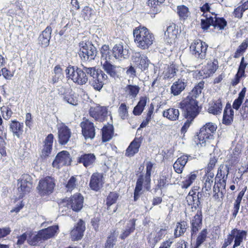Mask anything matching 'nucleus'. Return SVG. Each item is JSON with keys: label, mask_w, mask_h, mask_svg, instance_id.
<instances>
[{"label": "nucleus", "mask_w": 248, "mask_h": 248, "mask_svg": "<svg viewBox=\"0 0 248 248\" xmlns=\"http://www.w3.org/2000/svg\"><path fill=\"white\" fill-rule=\"evenodd\" d=\"M134 42L142 49H148L155 41L154 34L145 27L139 26L133 31Z\"/></svg>", "instance_id": "1"}, {"label": "nucleus", "mask_w": 248, "mask_h": 248, "mask_svg": "<svg viewBox=\"0 0 248 248\" xmlns=\"http://www.w3.org/2000/svg\"><path fill=\"white\" fill-rule=\"evenodd\" d=\"M217 125L213 123L205 124L200 129L198 135L195 137V142L199 146H204L206 142L213 139V134L216 131Z\"/></svg>", "instance_id": "2"}, {"label": "nucleus", "mask_w": 248, "mask_h": 248, "mask_svg": "<svg viewBox=\"0 0 248 248\" xmlns=\"http://www.w3.org/2000/svg\"><path fill=\"white\" fill-rule=\"evenodd\" d=\"M180 106L184 110V116L191 121H193L199 113L198 102L193 96H187L180 103Z\"/></svg>", "instance_id": "3"}, {"label": "nucleus", "mask_w": 248, "mask_h": 248, "mask_svg": "<svg viewBox=\"0 0 248 248\" xmlns=\"http://www.w3.org/2000/svg\"><path fill=\"white\" fill-rule=\"evenodd\" d=\"M65 72L66 78L78 85H85L88 81V76L85 73L83 67L81 69L77 66L69 65Z\"/></svg>", "instance_id": "4"}, {"label": "nucleus", "mask_w": 248, "mask_h": 248, "mask_svg": "<svg viewBox=\"0 0 248 248\" xmlns=\"http://www.w3.org/2000/svg\"><path fill=\"white\" fill-rule=\"evenodd\" d=\"M151 178L145 175H140L137 179L134 190V198L136 201L141 194L142 191H149L151 188Z\"/></svg>", "instance_id": "5"}, {"label": "nucleus", "mask_w": 248, "mask_h": 248, "mask_svg": "<svg viewBox=\"0 0 248 248\" xmlns=\"http://www.w3.org/2000/svg\"><path fill=\"white\" fill-rule=\"evenodd\" d=\"M79 55L83 61H90L94 60L96 56L97 51L94 46L91 44L81 43Z\"/></svg>", "instance_id": "6"}, {"label": "nucleus", "mask_w": 248, "mask_h": 248, "mask_svg": "<svg viewBox=\"0 0 248 248\" xmlns=\"http://www.w3.org/2000/svg\"><path fill=\"white\" fill-rule=\"evenodd\" d=\"M18 191L19 198H22L25 194L29 193L32 187L31 178L28 174H24L18 180Z\"/></svg>", "instance_id": "7"}, {"label": "nucleus", "mask_w": 248, "mask_h": 248, "mask_svg": "<svg viewBox=\"0 0 248 248\" xmlns=\"http://www.w3.org/2000/svg\"><path fill=\"white\" fill-rule=\"evenodd\" d=\"M208 46L200 40H195L190 46V51L195 57L200 59L205 58Z\"/></svg>", "instance_id": "8"}, {"label": "nucleus", "mask_w": 248, "mask_h": 248, "mask_svg": "<svg viewBox=\"0 0 248 248\" xmlns=\"http://www.w3.org/2000/svg\"><path fill=\"white\" fill-rule=\"evenodd\" d=\"M54 180L51 177H46L40 180L37 189L41 195L51 194L54 188Z\"/></svg>", "instance_id": "9"}, {"label": "nucleus", "mask_w": 248, "mask_h": 248, "mask_svg": "<svg viewBox=\"0 0 248 248\" xmlns=\"http://www.w3.org/2000/svg\"><path fill=\"white\" fill-rule=\"evenodd\" d=\"M58 229V226L55 225L40 231L38 234L34 237L35 242H32L31 245H35L36 243L39 241L51 238L57 233Z\"/></svg>", "instance_id": "10"}, {"label": "nucleus", "mask_w": 248, "mask_h": 248, "mask_svg": "<svg viewBox=\"0 0 248 248\" xmlns=\"http://www.w3.org/2000/svg\"><path fill=\"white\" fill-rule=\"evenodd\" d=\"M103 70L110 77L114 78H118L121 77L122 73L124 71V69L119 66H116L112 64L110 61L102 62L101 64Z\"/></svg>", "instance_id": "11"}, {"label": "nucleus", "mask_w": 248, "mask_h": 248, "mask_svg": "<svg viewBox=\"0 0 248 248\" xmlns=\"http://www.w3.org/2000/svg\"><path fill=\"white\" fill-rule=\"evenodd\" d=\"M72 158L68 152L62 151L59 153L52 163L53 167L57 169L65 165H70Z\"/></svg>", "instance_id": "12"}, {"label": "nucleus", "mask_w": 248, "mask_h": 248, "mask_svg": "<svg viewBox=\"0 0 248 248\" xmlns=\"http://www.w3.org/2000/svg\"><path fill=\"white\" fill-rule=\"evenodd\" d=\"M82 133L85 139H93L95 137V129L94 124L88 119L84 118L80 123Z\"/></svg>", "instance_id": "13"}, {"label": "nucleus", "mask_w": 248, "mask_h": 248, "mask_svg": "<svg viewBox=\"0 0 248 248\" xmlns=\"http://www.w3.org/2000/svg\"><path fill=\"white\" fill-rule=\"evenodd\" d=\"M57 126L58 130V141L60 144L65 145L68 142L71 136V130L63 123L58 124Z\"/></svg>", "instance_id": "14"}, {"label": "nucleus", "mask_w": 248, "mask_h": 248, "mask_svg": "<svg viewBox=\"0 0 248 248\" xmlns=\"http://www.w3.org/2000/svg\"><path fill=\"white\" fill-rule=\"evenodd\" d=\"M89 113L91 117L95 120L103 122L108 115V110L106 107L97 106L95 107H91L89 110Z\"/></svg>", "instance_id": "15"}, {"label": "nucleus", "mask_w": 248, "mask_h": 248, "mask_svg": "<svg viewBox=\"0 0 248 248\" xmlns=\"http://www.w3.org/2000/svg\"><path fill=\"white\" fill-rule=\"evenodd\" d=\"M104 183V178L103 174L95 172L91 177L89 186L92 190L97 191L103 187Z\"/></svg>", "instance_id": "16"}, {"label": "nucleus", "mask_w": 248, "mask_h": 248, "mask_svg": "<svg viewBox=\"0 0 248 248\" xmlns=\"http://www.w3.org/2000/svg\"><path fill=\"white\" fill-rule=\"evenodd\" d=\"M84 198L80 193H77L67 201V204L76 212L79 211L83 207Z\"/></svg>", "instance_id": "17"}, {"label": "nucleus", "mask_w": 248, "mask_h": 248, "mask_svg": "<svg viewBox=\"0 0 248 248\" xmlns=\"http://www.w3.org/2000/svg\"><path fill=\"white\" fill-rule=\"evenodd\" d=\"M187 80L186 78L182 77L173 83L170 87L171 94L173 96H177L180 94L187 85Z\"/></svg>", "instance_id": "18"}, {"label": "nucleus", "mask_w": 248, "mask_h": 248, "mask_svg": "<svg viewBox=\"0 0 248 248\" xmlns=\"http://www.w3.org/2000/svg\"><path fill=\"white\" fill-rule=\"evenodd\" d=\"M132 60L135 65L141 70H145L148 67L149 60L146 56L140 52H135L132 57Z\"/></svg>", "instance_id": "19"}, {"label": "nucleus", "mask_w": 248, "mask_h": 248, "mask_svg": "<svg viewBox=\"0 0 248 248\" xmlns=\"http://www.w3.org/2000/svg\"><path fill=\"white\" fill-rule=\"evenodd\" d=\"M108 78V76L101 71L99 75L90 80V84L95 90L100 91L105 84L104 82L107 80Z\"/></svg>", "instance_id": "20"}, {"label": "nucleus", "mask_w": 248, "mask_h": 248, "mask_svg": "<svg viewBox=\"0 0 248 248\" xmlns=\"http://www.w3.org/2000/svg\"><path fill=\"white\" fill-rule=\"evenodd\" d=\"M85 230V223L82 219H80L77 225L71 232V239L73 241L81 239L83 236Z\"/></svg>", "instance_id": "21"}, {"label": "nucleus", "mask_w": 248, "mask_h": 248, "mask_svg": "<svg viewBox=\"0 0 248 248\" xmlns=\"http://www.w3.org/2000/svg\"><path fill=\"white\" fill-rule=\"evenodd\" d=\"M142 140V138L141 137L139 138H135L126 149L125 155L128 157H132L138 153Z\"/></svg>", "instance_id": "22"}, {"label": "nucleus", "mask_w": 248, "mask_h": 248, "mask_svg": "<svg viewBox=\"0 0 248 248\" xmlns=\"http://www.w3.org/2000/svg\"><path fill=\"white\" fill-rule=\"evenodd\" d=\"M231 235L234 240V244L232 248H236L242 243L243 240L247 236V232L244 230L233 229L231 231Z\"/></svg>", "instance_id": "23"}, {"label": "nucleus", "mask_w": 248, "mask_h": 248, "mask_svg": "<svg viewBox=\"0 0 248 248\" xmlns=\"http://www.w3.org/2000/svg\"><path fill=\"white\" fill-rule=\"evenodd\" d=\"M96 157L93 154H83L78 158V162L82 164L86 168L93 167L95 162Z\"/></svg>", "instance_id": "24"}, {"label": "nucleus", "mask_w": 248, "mask_h": 248, "mask_svg": "<svg viewBox=\"0 0 248 248\" xmlns=\"http://www.w3.org/2000/svg\"><path fill=\"white\" fill-rule=\"evenodd\" d=\"M178 31L176 28L175 24H171L168 27L165 32V39L166 42L169 44H172L175 42L177 38Z\"/></svg>", "instance_id": "25"}, {"label": "nucleus", "mask_w": 248, "mask_h": 248, "mask_svg": "<svg viewBox=\"0 0 248 248\" xmlns=\"http://www.w3.org/2000/svg\"><path fill=\"white\" fill-rule=\"evenodd\" d=\"M218 68V62L217 60H214L213 62H210L207 65L200 71L199 73L203 78H207L213 74Z\"/></svg>", "instance_id": "26"}, {"label": "nucleus", "mask_w": 248, "mask_h": 248, "mask_svg": "<svg viewBox=\"0 0 248 248\" xmlns=\"http://www.w3.org/2000/svg\"><path fill=\"white\" fill-rule=\"evenodd\" d=\"M202 194L198 192L197 194L193 191H190L186 197V200L189 205H191L192 208L197 209L199 207L201 202Z\"/></svg>", "instance_id": "27"}, {"label": "nucleus", "mask_w": 248, "mask_h": 248, "mask_svg": "<svg viewBox=\"0 0 248 248\" xmlns=\"http://www.w3.org/2000/svg\"><path fill=\"white\" fill-rule=\"evenodd\" d=\"M191 156L183 155L179 157L173 164V169L175 171L179 174L182 173L184 168L189 159H191Z\"/></svg>", "instance_id": "28"}, {"label": "nucleus", "mask_w": 248, "mask_h": 248, "mask_svg": "<svg viewBox=\"0 0 248 248\" xmlns=\"http://www.w3.org/2000/svg\"><path fill=\"white\" fill-rule=\"evenodd\" d=\"M112 53L116 59L122 58L125 59L128 56L129 51L126 49V46L124 47L122 44H118L114 46Z\"/></svg>", "instance_id": "29"}, {"label": "nucleus", "mask_w": 248, "mask_h": 248, "mask_svg": "<svg viewBox=\"0 0 248 248\" xmlns=\"http://www.w3.org/2000/svg\"><path fill=\"white\" fill-rule=\"evenodd\" d=\"M52 29L50 27L47 26L45 30H44L38 38V41L43 47H46L49 44V41L51 38V34Z\"/></svg>", "instance_id": "30"}, {"label": "nucleus", "mask_w": 248, "mask_h": 248, "mask_svg": "<svg viewBox=\"0 0 248 248\" xmlns=\"http://www.w3.org/2000/svg\"><path fill=\"white\" fill-rule=\"evenodd\" d=\"M54 136L52 134H49L44 140V145L41 152V156L46 157L50 154L52 149Z\"/></svg>", "instance_id": "31"}, {"label": "nucleus", "mask_w": 248, "mask_h": 248, "mask_svg": "<svg viewBox=\"0 0 248 248\" xmlns=\"http://www.w3.org/2000/svg\"><path fill=\"white\" fill-rule=\"evenodd\" d=\"M202 212L201 211H198L191 221L192 235L196 233L201 228L202 224Z\"/></svg>", "instance_id": "32"}, {"label": "nucleus", "mask_w": 248, "mask_h": 248, "mask_svg": "<svg viewBox=\"0 0 248 248\" xmlns=\"http://www.w3.org/2000/svg\"><path fill=\"white\" fill-rule=\"evenodd\" d=\"M166 234L165 229H161L158 232L151 233L148 237L149 242L153 246L157 243Z\"/></svg>", "instance_id": "33"}, {"label": "nucleus", "mask_w": 248, "mask_h": 248, "mask_svg": "<svg viewBox=\"0 0 248 248\" xmlns=\"http://www.w3.org/2000/svg\"><path fill=\"white\" fill-rule=\"evenodd\" d=\"M24 125L23 123H21L16 120L11 121L10 125V128L14 136L18 138H20L23 132Z\"/></svg>", "instance_id": "34"}, {"label": "nucleus", "mask_w": 248, "mask_h": 248, "mask_svg": "<svg viewBox=\"0 0 248 248\" xmlns=\"http://www.w3.org/2000/svg\"><path fill=\"white\" fill-rule=\"evenodd\" d=\"M62 100L70 105L77 106L78 102V95L70 89Z\"/></svg>", "instance_id": "35"}, {"label": "nucleus", "mask_w": 248, "mask_h": 248, "mask_svg": "<svg viewBox=\"0 0 248 248\" xmlns=\"http://www.w3.org/2000/svg\"><path fill=\"white\" fill-rule=\"evenodd\" d=\"M135 229V221L133 219L129 220L126 224L124 229L120 237L122 239L126 238Z\"/></svg>", "instance_id": "36"}, {"label": "nucleus", "mask_w": 248, "mask_h": 248, "mask_svg": "<svg viewBox=\"0 0 248 248\" xmlns=\"http://www.w3.org/2000/svg\"><path fill=\"white\" fill-rule=\"evenodd\" d=\"M222 105L220 99L213 102L210 104V107L208 108L209 113L214 115H218L221 113Z\"/></svg>", "instance_id": "37"}, {"label": "nucleus", "mask_w": 248, "mask_h": 248, "mask_svg": "<svg viewBox=\"0 0 248 248\" xmlns=\"http://www.w3.org/2000/svg\"><path fill=\"white\" fill-rule=\"evenodd\" d=\"M163 115L171 121H176L178 119L179 111L177 108H170L163 111Z\"/></svg>", "instance_id": "38"}, {"label": "nucleus", "mask_w": 248, "mask_h": 248, "mask_svg": "<svg viewBox=\"0 0 248 248\" xmlns=\"http://www.w3.org/2000/svg\"><path fill=\"white\" fill-rule=\"evenodd\" d=\"M233 110L230 106L227 105L224 109L223 117V123L225 124H230L233 120Z\"/></svg>", "instance_id": "39"}, {"label": "nucleus", "mask_w": 248, "mask_h": 248, "mask_svg": "<svg viewBox=\"0 0 248 248\" xmlns=\"http://www.w3.org/2000/svg\"><path fill=\"white\" fill-rule=\"evenodd\" d=\"M102 140L106 142L112 138L113 133V126L111 124L105 126L102 129Z\"/></svg>", "instance_id": "40"}, {"label": "nucleus", "mask_w": 248, "mask_h": 248, "mask_svg": "<svg viewBox=\"0 0 248 248\" xmlns=\"http://www.w3.org/2000/svg\"><path fill=\"white\" fill-rule=\"evenodd\" d=\"M147 98L146 97H141L138 104L134 107L133 113L135 115H140L143 112L146 105Z\"/></svg>", "instance_id": "41"}, {"label": "nucleus", "mask_w": 248, "mask_h": 248, "mask_svg": "<svg viewBox=\"0 0 248 248\" xmlns=\"http://www.w3.org/2000/svg\"><path fill=\"white\" fill-rule=\"evenodd\" d=\"M140 88L137 85H127L124 88L126 94L131 98H135L139 93Z\"/></svg>", "instance_id": "42"}, {"label": "nucleus", "mask_w": 248, "mask_h": 248, "mask_svg": "<svg viewBox=\"0 0 248 248\" xmlns=\"http://www.w3.org/2000/svg\"><path fill=\"white\" fill-rule=\"evenodd\" d=\"M187 227V224L184 221L178 222L174 232V237L177 238L183 235L186 232Z\"/></svg>", "instance_id": "43"}, {"label": "nucleus", "mask_w": 248, "mask_h": 248, "mask_svg": "<svg viewBox=\"0 0 248 248\" xmlns=\"http://www.w3.org/2000/svg\"><path fill=\"white\" fill-rule=\"evenodd\" d=\"M100 53L101 54V62H106V61H110L111 58V51L108 45H104L102 46L100 49Z\"/></svg>", "instance_id": "44"}, {"label": "nucleus", "mask_w": 248, "mask_h": 248, "mask_svg": "<svg viewBox=\"0 0 248 248\" xmlns=\"http://www.w3.org/2000/svg\"><path fill=\"white\" fill-rule=\"evenodd\" d=\"M54 75L52 76L51 82L53 84L58 82L61 81L63 77L62 69L60 65H56L54 68Z\"/></svg>", "instance_id": "45"}, {"label": "nucleus", "mask_w": 248, "mask_h": 248, "mask_svg": "<svg viewBox=\"0 0 248 248\" xmlns=\"http://www.w3.org/2000/svg\"><path fill=\"white\" fill-rule=\"evenodd\" d=\"M213 26L219 30H223L227 25V21L224 18L217 17L216 15L213 17Z\"/></svg>", "instance_id": "46"}, {"label": "nucleus", "mask_w": 248, "mask_h": 248, "mask_svg": "<svg viewBox=\"0 0 248 248\" xmlns=\"http://www.w3.org/2000/svg\"><path fill=\"white\" fill-rule=\"evenodd\" d=\"M246 92V89L245 88H244L243 89H242L241 91L239 93L238 98L235 99L233 102V108L236 110L239 109L244 99Z\"/></svg>", "instance_id": "47"}, {"label": "nucleus", "mask_w": 248, "mask_h": 248, "mask_svg": "<svg viewBox=\"0 0 248 248\" xmlns=\"http://www.w3.org/2000/svg\"><path fill=\"white\" fill-rule=\"evenodd\" d=\"M197 177V172H191L186 178L185 180L183 182L182 187L183 188H187L191 186L193 182L196 180Z\"/></svg>", "instance_id": "48"}, {"label": "nucleus", "mask_w": 248, "mask_h": 248, "mask_svg": "<svg viewBox=\"0 0 248 248\" xmlns=\"http://www.w3.org/2000/svg\"><path fill=\"white\" fill-rule=\"evenodd\" d=\"M201 19V27L204 30H207L210 26H213V17L208 14H206L205 16Z\"/></svg>", "instance_id": "49"}, {"label": "nucleus", "mask_w": 248, "mask_h": 248, "mask_svg": "<svg viewBox=\"0 0 248 248\" xmlns=\"http://www.w3.org/2000/svg\"><path fill=\"white\" fill-rule=\"evenodd\" d=\"M177 13L180 18L186 19L190 15L188 8L185 5L177 7Z\"/></svg>", "instance_id": "50"}, {"label": "nucleus", "mask_w": 248, "mask_h": 248, "mask_svg": "<svg viewBox=\"0 0 248 248\" xmlns=\"http://www.w3.org/2000/svg\"><path fill=\"white\" fill-rule=\"evenodd\" d=\"M93 10L89 6H85L81 11V15L85 20H89L93 15Z\"/></svg>", "instance_id": "51"}, {"label": "nucleus", "mask_w": 248, "mask_h": 248, "mask_svg": "<svg viewBox=\"0 0 248 248\" xmlns=\"http://www.w3.org/2000/svg\"><path fill=\"white\" fill-rule=\"evenodd\" d=\"M128 107L125 103H122L118 108L119 116L122 120L126 119L128 116Z\"/></svg>", "instance_id": "52"}, {"label": "nucleus", "mask_w": 248, "mask_h": 248, "mask_svg": "<svg viewBox=\"0 0 248 248\" xmlns=\"http://www.w3.org/2000/svg\"><path fill=\"white\" fill-rule=\"evenodd\" d=\"M83 66L85 74L89 75L92 78H94L100 74V72L99 73L98 69L95 67H88L84 66Z\"/></svg>", "instance_id": "53"}, {"label": "nucleus", "mask_w": 248, "mask_h": 248, "mask_svg": "<svg viewBox=\"0 0 248 248\" xmlns=\"http://www.w3.org/2000/svg\"><path fill=\"white\" fill-rule=\"evenodd\" d=\"M118 198V195L117 193L112 192H110L107 199V205L108 206V210L109 211L110 209V206L115 203Z\"/></svg>", "instance_id": "54"}, {"label": "nucleus", "mask_w": 248, "mask_h": 248, "mask_svg": "<svg viewBox=\"0 0 248 248\" xmlns=\"http://www.w3.org/2000/svg\"><path fill=\"white\" fill-rule=\"evenodd\" d=\"M0 111L3 118L6 120H9L13 114L11 108L8 106H3L0 108Z\"/></svg>", "instance_id": "55"}, {"label": "nucleus", "mask_w": 248, "mask_h": 248, "mask_svg": "<svg viewBox=\"0 0 248 248\" xmlns=\"http://www.w3.org/2000/svg\"><path fill=\"white\" fill-rule=\"evenodd\" d=\"M207 231L206 229H203L199 233L196 242L197 247L200 246L206 240L207 237Z\"/></svg>", "instance_id": "56"}, {"label": "nucleus", "mask_w": 248, "mask_h": 248, "mask_svg": "<svg viewBox=\"0 0 248 248\" xmlns=\"http://www.w3.org/2000/svg\"><path fill=\"white\" fill-rule=\"evenodd\" d=\"M227 178V175H223L222 179H219V180L216 181V184H218V188L221 191V197H222L226 192V181Z\"/></svg>", "instance_id": "57"}, {"label": "nucleus", "mask_w": 248, "mask_h": 248, "mask_svg": "<svg viewBox=\"0 0 248 248\" xmlns=\"http://www.w3.org/2000/svg\"><path fill=\"white\" fill-rule=\"evenodd\" d=\"M176 74V69L173 65H170L163 73L165 78H171Z\"/></svg>", "instance_id": "58"}, {"label": "nucleus", "mask_w": 248, "mask_h": 248, "mask_svg": "<svg viewBox=\"0 0 248 248\" xmlns=\"http://www.w3.org/2000/svg\"><path fill=\"white\" fill-rule=\"evenodd\" d=\"M204 82L203 81H201L197 84L192 90V96L196 98L197 96L201 94L204 88Z\"/></svg>", "instance_id": "59"}, {"label": "nucleus", "mask_w": 248, "mask_h": 248, "mask_svg": "<svg viewBox=\"0 0 248 248\" xmlns=\"http://www.w3.org/2000/svg\"><path fill=\"white\" fill-rule=\"evenodd\" d=\"M76 185L77 179L75 177L73 176L68 180L66 185V187L68 191H72L75 188Z\"/></svg>", "instance_id": "60"}, {"label": "nucleus", "mask_w": 248, "mask_h": 248, "mask_svg": "<svg viewBox=\"0 0 248 248\" xmlns=\"http://www.w3.org/2000/svg\"><path fill=\"white\" fill-rule=\"evenodd\" d=\"M204 182L202 190H204L205 192H209L211 190L213 181L210 180L208 178H204Z\"/></svg>", "instance_id": "61"}, {"label": "nucleus", "mask_w": 248, "mask_h": 248, "mask_svg": "<svg viewBox=\"0 0 248 248\" xmlns=\"http://www.w3.org/2000/svg\"><path fill=\"white\" fill-rule=\"evenodd\" d=\"M116 241V239L114 236L108 237L105 244V248H113Z\"/></svg>", "instance_id": "62"}, {"label": "nucleus", "mask_w": 248, "mask_h": 248, "mask_svg": "<svg viewBox=\"0 0 248 248\" xmlns=\"http://www.w3.org/2000/svg\"><path fill=\"white\" fill-rule=\"evenodd\" d=\"M233 242V238L232 235H231V232L227 235V238H225L224 243L221 248H227L228 246L231 245Z\"/></svg>", "instance_id": "63"}, {"label": "nucleus", "mask_w": 248, "mask_h": 248, "mask_svg": "<svg viewBox=\"0 0 248 248\" xmlns=\"http://www.w3.org/2000/svg\"><path fill=\"white\" fill-rule=\"evenodd\" d=\"M174 242L173 238H170L168 240L163 242L159 248H170L172 244Z\"/></svg>", "instance_id": "64"}]
</instances>
